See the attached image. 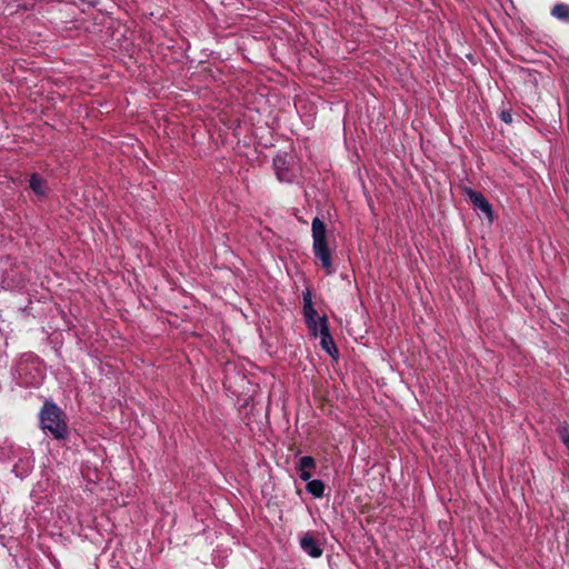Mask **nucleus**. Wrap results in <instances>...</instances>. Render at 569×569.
Masks as SVG:
<instances>
[{"mask_svg":"<svg viewBox=\"0 0 569 569\" xmlns=\"http://www.w3.org/2000/svg\"><path fill=\"white\" fill-rule=\"evenodd\" d=\"M40 423L43 430L49 431L56 439H64L68 426L61 409L51 401H46L40 411Z\"/></svg>","mask_w":569,"mask_h":569,"instance_id":"nucleus-1","label":"nucleus"},{"mask_svg":"<svg viewBox=\"0 0 569 569\" xmlns=\"http://www.w3.org/2000/svg\"><path fill=\"white\" fill-rule=\"evenodd\" d=\"M312 238L315 254L321 261L327 273L330 274L332 272V263L327 247L326 226L319 218L312 220Z\"/></svg>","mask_w":569,"mask_h":569,"instance_id":"nucleus-2","label":"nucleus"},{"mask_svg":"<svg viewBox=\"0 0 569 569\" xmlns=\"http://www.w3.org/2000/svg\"><path fill=\"white\" fill-rule=\"evenodd\" d=\"M320 336V345L321 347L333 358L338 355V349L335 346L332 337L329 333V328L327 325V318L323 317L319 319V332Z\"/></svg>","mask_w":569,"mask_h":569,"instance_id":"nucleus-3","label":"nucleus"},{"mask_svg":"<svg viewBox=\"0 0 569 569\" xmlns=\"http://www.w3.org/2000/svg\"><path fill=\"white\" fill-rule=\"evenodd\" d=\"M466 193L469 197L470 201L479 208L487 218L491 221L492 220V208L490 203L486 200V198L477 191H473L471 189H466Z\"/></svg>","mask_w":569,"mask_h":569,"instance_id":"nucleus-4","label":"nucleus"},{"mask_svg":"<svg viewBox=\"0 0 569 569\" xmlns=\"http://www.w3.org/2000/svg\"><path fill=\"white\" fill-rule=\"evenodd\" d=\"M301 549L312 558H319L322 555V549L318 546L317 541L309 535H305L300 540Z\"/></svg>","mask_w":569,"mask_h":569,"instance_id":"nucleus-5","label":"nucleus"},{"mask_svg":"<svg viewBox=\"0 0 569 569\" xmlns=\"http://www.w3.org/2000/svg\"><path fill=\"white\" fill-rule=\"evenodd\" d=\"M273 167L276 170V174L280 181L290 180V176L288 174V161L286 156H277L273 159Z\"/></svg>","mask_w":569,"mask_h":569,"instance_id":"nucleus-6","label":"nucleus"},{"mask_svg":"<svg viewBox=\"0 0 569 569\" xmlns=\"http://www.w3.org/2000/svg\"><path fill=\"white\" fill-rule=\"evenodd\" d=\"M316 462L312 457L305 456L300 459L299 462V471H300V478L305 481L310 480L311 478V469H315Z\"/></svg>","mask_w":569,"mask_h":569,"instance_id":"nucleus-7","label":"nucleus"},{"mask_svg":"<svg viewBox=\"0 0 569 569\" xmlns=\"http://www.w3.org/2000/svg\"><path fill=\"white\" fill-rule=\"evenodd\" d=\"M305 318L311 335L318 337L319 319H321L322 317H318L316 309H312V313L305 311Z\"/></svg>","mask_w":569,"mask_h":569,"instance_id":"nucleus-8","label":"nucleus"},{"mask_svg":"<svg viewBox=\"0 0 569 569\" xmlns=\"http://www.w3.org/2000/svg\"><path fill=\"white\" fill-rule=\"evenodd\" d=\"M30 188L38 196H44L46 193V182L40 176L36 173L30 178Z\"/></svg>","mask_w":569,"mask_h":569,"instance_id":"nucleus-9","label":"nucleus"},{"mask_svg":"<svg viewBox=\"0 0 569 569\" xmlns=\"http://www.w3.org/2000/svg\"><path fill=\"white\" fill-rule=\"evenodd\" d=\"M307 490L317 498L323 496L325 485L321 480H308Z\"/></svg>","mask_w":569,"mask_h":569,"instance_id":"nucleus-10","label":"nucleus"},{"mask_svg":"<svg viewBox=\"0 0 569 569\" xmlns=\"http://www.w3.org/2000/svg\"><path fill=\"white\" fill-rule=\"evenodd\" d=\"M552 16L557 19L569 21V6L565 3H558L552 9Z\"/></svg>","mask_w":569,"mask_h":569,"instance_id":"nucleus-11","label":"nucleus"},{"mask_svg":"<svg viewBox=\"0 0 569 569\" xmlns=\"http://www.w3.org/2000/svg\"><path fill=\"white\" fill-rule=\"evenodd\" d=\"M312 309L315 308L312 305L311 293L310 291H306L303 293V312L307 311L309 313H312Z\"/></svg>","mask_w":569,"mask_h":569,"instance_id":"nucleus-12","label":"nucleus"},{"mask_svg":"<svg viewBox=\"0 0 569 569\" xmlns=\"http://www.w3.org/2000/svg\"><path fill=\"white\" fill-rule=\"evenodd\" d=\"M560 438L566 447L569 449V427H563L560 430Z\"/></svg>","mask_w":569,"mask_h":569,"instance_id":"nucleus-13","label":"nucleus"},{"mask_svg":"<svg viewBox=\"0 0 569 569\" xmlns=\"http://www.w3.org/2000/svg\"><path fill=\"white\" fill-rule=\"evenodd\" d=\"M501 118L505 122H511V114L509 112L503 111Z\"/></svg>","mask_w":569,"mask_h":569,"instance_id":"nucleus-14","label":"nucleus"}]
</instances>
